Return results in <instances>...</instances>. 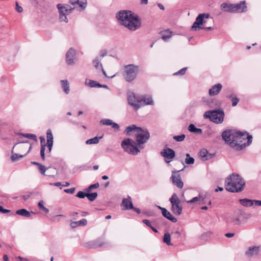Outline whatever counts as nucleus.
<instances>
[{
	"mask_svg": "<svg viewBox=\"0 0 261 261\" xmlns=\"http://www.w3.org/2000/svg\"><path fill=\"white\" fill-rule=\"evenodd\" d=\"M169 201L171 204V211L175 215L179 216L181 214L182 207L180 204V201L176 193H173L170 198Z\"/></svg>",
	"mask_w": 261,
	"mask_h": 261,
	"instance_id": "nucleus-9",
	"label": "nucleus"
},
{
	"mask_svg": "<svg viewBox=\"0 0 261 261\" xmlns=\"http://www.w3.org/2000/svg\"><path fill=\"white\" fill-rule=\"evenodd\" d=\"M139 67L135 64H128L124 66L123 76L127 82L134 81L139 72Z\"/></svg>",
	"mask_w": 261,
	"mask_h": 261,
	"instance_id": "nucleus-6",
	"label": "nucleus"
},
{
	"mask_svg": "<svg viewBox=\"0 0 261 261\" xmlns=\"http://www.w3.org/2000/svg\"><path fill=\"white\" fill-rule=\"evenodd\" d=\"M97 193L96 192H94L92 193H89V192H87V197L90 201H93L97 197Z\"/></svg>",
	"mask_w": 261,
	"mask_h": 261,
	"instance_id": "nucleus-36",
	"label": "nucleus"
},
{
	"mask_svg": "<svg viewBox=\"0 0 261 261\" xmlns=\"http://www.w3.org/2000/svg\"><path fill=\"white\" fill-rule=\"evenodd\" d=\"M20 135L27 138L32 139L37 141V137L35 135L32 134H20Z\"/></svg>",
	"mask_w": 261,
	"mask_h": 261,
	"instance_id": "nucleus-38",
	"label": "nucleus"
},
{
	"mask_svg": "<svg viewBox=\"0 0 261 261\" xmlns=\"http://www.w3.org/2000/svg\"><path fill=\"white\" fill-rule=\"evenodd\" d=\"M10 212V210H7V209H5L3 207H2L1 211H0V212L2 213L3 214L8 213H9Z\"/></svg>",
	"mask_w": 261,
	"mask_h": 261,
	"instance_id": "nucleus-57",
	"label": "nucleus"
},
{
	"mask_svg": "<svg viewBox=\"0 0 261 261\" xmlns=\"http://www.w3.org/2000/svg\"><path fill=\"white\" fill-rule=\"evenodd\" d=\"M38 168H39V171H40V172L42 174L44 175V174H45V171H46V168L44 166H43V165H41V164H40L38 166Z\"/></svg>",
	"mask_w": 261,
	"mask_h": 261,
	"instance_id": "nucleus-46",
	"label": "nucleus"
},
{
	"mask_svg": "<svg viewBox=\"0 0 261 261\" xmlns=\"http://www.w3.org/2000/svg\"><path fill=\"white\" fill-rule=\"evenodd\" d=\"M141 127H137L135 124H132V125H129L126 127V128L124 130V133L126 135H129L130 132H136L137 133V132L139 131L141 129Z\"/></svg>",
	"mask_w": 261,
	"mask_h": 261,
	"instance_id": "nucleus-25",
	"label": "nucleus"
},
{
	"mask_svg": "<svg viewBox=\"0 0 261 261\" xmlns=\"http://www.w3.org/2000/svg\"><path fill=\"white\" fill-rule=\"evenodd\" d=\"M99 186V183L98 182H96L94 184H92V185H90L87 188H86L85 189V191L87 192H89L90 191H91V190L93 189H96V188H98Z\"/></svg>",
	"mask_w": 261,
	"mask_h": 261,
	"instance_id": "nucleus-42",
	"label": "nucleus"
},
{
	"mask_svg": "<svg viewBox=\"0 0 261 261\" xmlns=\"http://www.w3.org/2000/svg\"><path fill=\"white\" fill-rule=\"evenodd\" d=\"M140 102V107L141 106L146 105H153L154 101L152 99L151 96L147 95L142 96L141 98L139 99Z\"/></svg>",
	"mask_w": 261,
	"mask_h": 261,
	"instance_id": "nucleus-17",
	"label": "nucleus"
},
{
	"mask_svg": "<svg viewBox=\"0 0 261 261\" xmlns=\"http://www.w3.org/2000/svg\"><path fill=\"white\" fill-rule=\"evenodd\" d=\"M46 138L47 143H54L53 135L51 129H48L46 132Z\"/></svg>",
	"mask_w": 261,
	"mask_h": 261,
	"instance_id": "nucleus-34",
	"label": "nucleus"
},
{
	"mask_svg": "<svg viewBox=\"0 0 261 261\" xmlns=\"http://www.w3.org/2000/svg\"><path fill=\"white\" fill-rule=\"evenodd\" d=\"M224 112L221 109L207 111L203 114L204 118L208 119L210 121L216 124L222 123L224 121Z\"/></svg>",
	"mask_w": 261,
	"mask_h": 261,
	"instance_id": "nucleus-4",
	"label": "nucleus"
},
{
	"mask_svg": "<svg viewBox=\"0 0 261 261\" xmlns=\"http://www.w3.org/2000/svg\"><path fill=\"white\" fill-rule=\"evenodd\" d=\"M239 214L243 216V219L244 220H247L250 219L252 215L250 213H245L242 211H239Z\"/></svg>",
	"mask_w": 261,
	"mask_h": 261,
	"instance_id": "nucleus-39",
	"label": "nucleus"
},
{
	"mask_svg": "<svg viewBox=\"0 0 261 261\" xmlns=\"http://www.w3.org/2000/svg\"><path fill=\"white\" fill-rule=\"evenodd\" d=\"M208 152L206 149H203L199 152V156L201 159L203 161H205L208 159Z\"/></svg>",
	"mask_w": 261,
	"mask_h": 261,
	"instance_id": "nucleus-33",
	"label": "nucleus"
},
{
	"mask_svg": "<svg viewBox=\"0 0 261 261\" xmlns=\"http://www.w3.org/2000/svg\"><path fill=\"white\" fill-rule=\"evenodd\" d=\"M112 120L109 119H103L100 120V122L101 124L109 126L112 124Z\"/></svg>",
	"mask_w": 261,
	"mask_h": 261,
	"instance_id": "nucleus-40",
	"label": "nucleus"
},
{
	"mask_svg": "<svg viewBox=\"0 0 261 261\" xmlns=\"http://www.w3.org/2000/svg\"><path fill=\"white\" fill-rule=\"evenodd\" d=\"M186 136L184 134H181L178 136H174L173 139L177 142H181L185 139Z\"/></svg>",
	"mask_w": 261,
	"mask_h": 261,
	"instance_id": "nucleus-41",
	"label": "nucleus"
},
{
	"mask_svg": "<svg viewBox=\"0 0 261 261\" xmlns=\"http://www.w3.org/2000/svg\"><path fill=\"white\" fill-rule=\"evenodd\" d=\"M221 9L229 13H242L247 11V6L245 1L235 4L223 3L220 6Z\"/></svg>",
	"mask_w": 261,
	"mask_h": 261,
	"instance_id": "nucleus-5",
	"label": "nucleus"
},
{
	"mask_svg": "<svg viewBox=\"0 0 261 261\" xmlns=\"http://www.w3.org/2000/svg\"><path fill=\"white\" fill-rule=\"evenodd\" d=\"M131 210H133L135 211L137 214H140L141 213V211L139 208L134 207L132 208Z\"/></svg>",
	"mask_w": 261,
	"mask_h": 261,
	"instance_id": "nucleus-61",
	"label": "nucleus"
},
{
	"mask_svg": "<svg viewBox=\"0 0 261 261\" xmlns=\"http://www.w3.org/2000/svg\"><path fill=\"white\" fill-rule=\"evenodd\" d=\"M121 206H123V210H130L134 208L133 204L130 196L127 198H124L122 202Z\"/></svg>",
	"mask_w": 261,
	"mask_h": 261,
	"instance_id": "nucleus-19",
	"label": "nucleus"
},
{
	"mask_svg": "<svg viewBox=\"0 0 261 261\" xmlns=\"http://www.w3.org/2000/svg\"><path fill=\"white\" fill-rule=\"evenodd\" d=\"M136 142L137 145L139 147L140 149H143V146L147 142L150 138V134L147 129L141 128L135 134Z\"/></svg>",
	"mask_w": 261,
	"mask_h": 261,
	"instance_id": "nucleus-7",
	"label": "nucleus"
},
{
	"mask_svg": "<svg viewBox=\"0 0 261 261\" xmlns=\"http://www.w3.org/2000/svg\"><path fill=\"white\" fill-rule=\"evenodd\" d=\"M87 220L86 219H82L77 221H71L70 226L72 228H75L78 226H85L87 224Z\"/></svg>",
	"mask_w": 261,
	"mask_h": 261,
	"instance_id": "nucleus-20",
	"label": "nucleus"
},
{
	"mask_svg": "<svg viewBox=\"0 0 261 261\" xmlns=\"http://www.w3.org/2000/svg\"><path fill=\"white\" fill-rule=\"evenodd\" d=\"M3 259L4 261H9L8 256L6 254L3 256Z\"/></svg>",
	"mask_w": 261,
	"mask_h": 261,
	"instance_id": "nucleus-63",
	"label": "nucleus"
},
{
	"mask_svg": "<svg viewBox=\"0 0 261 261\" xmlns=\"http://www.w3.org/2000/svg\"><path fill=\"white\" fill-rule=\"evenodd\" d=\"M142 222L147 226L149 227L154 232H158V230L152 226V224H154V222H151L149 220L144 219Z\"/></svg>",
	"mask_w": 261,
	"mask_h": 261,
	"instance_id": "nucleus-31",
	"label": "nucleus"
},
{
	"mask_svg": "<svg viewBox=\"0 0 261 261\" xmlns=\"http://www.w3.org/2000/svg\"><path fill=\"white\" fill-rule=\"evenodd\" d=\"M111 126L116 130H118L120 128L118 124L113 122H112V124H111Z\"/></svg>",
	"mask_w": 261,
	"mask_h": 261,
	"instance_id": "nucleus-52",
	"label": "nucleus"
},
{
	"mask_svg": "<svg viewBox=\"0 0 261 261\" xmlns=\"http://www.w3.org/2000/svg\"><path fill=\"white\" fill-rule=\"evenodd\" d=\"M255 205L257 206H261V200H255Z\"/></svg>",
	"mask_w": 261,
	"mask_h": 261,
	"instance_id": "nucleus-62",
	"label": "nucleus"
},
{
	"mask_svg": "<svg viewBox=\"0 0 261 261\" xmlns=\"http://www.w3.org/2000/svg\"><path fill=\"white\" fill-rule=\"evenodd\" d=\"M134 141L129 138L124 139L121 143L124 151L129 154L136 155L140 152L138 147L134 145Z\"/></svg>",
	"mask_w": 261,
	"mask_h": 261,
	"instance_id": "nucleus-8",
	"label": "nucleus"
},
{
	"mask_svg": "<svg viewBox=\"0 0 261 261\" xmlns=\"http://www.w3.org/2000/svg\"><path fill=\"white\" fill-rule=\"evenodd\" d=\"M204 14H199L196 18L195 21L193 23L191 27V30L196 31L197 29H203L202 27L200 25H202L204 23H205L204 18L203 17Z\"/></svg>",
	"mask_w": 261,
	"mask_h": 261,
	"instance_id": "nucleus-16",
	"label": "nucleus"
},
{
	"mask_svg": "<svg viewBox=\"0 0 261 261\" xmlns=\"http://www.w3.org/2000/svg\"><path fill=\"white\" fill-rule=\"evenodd\" d=\"M188 130L192 133H195L196 131V127L193 124H190L188 126Z\"/></svg>",
	"mask_w": 261,
	"mask_h": 261,
	"instance_id": "nucleus-50",
	"label": "nucleus"
},
{
	"mask_svg": "<svg viewBox=\"0 0 261 261\" xmlns=\"http://www.w3.org/2000/svg\"><path fill=\"white\" fill-rule=\"evenodd\" d=\"M85 85H88V86L92 88L98 87V86H100V84H99L98 82L92 80H89L88 81V80H86L85 81Z\"/></svg>",
	"mask_w": 261,
	"mask_h": 261,
	"instance_id": "nucleus-30",
	"label": "nucleus"
},
{
	"mask_svg": "<svg viewBox=\"0 0 261 261\" xmlns=\"http://www.w3.org/2000/svg\"><path fill=\"white\" fill-rule=\"evenodd\" d=\"M77 61L76 51L73 48H70L66 54V62L69 65L74 64Z\"/></svg>",
	"mask_w": 261,
	"mask_h": 261,
	"instance_id": "nucleus-11",
	"label": "nucleus"
},
{
	"mask_svg": "<svg viewBox=\"0 0 261 261\" xmlns=\"http://www.w3.org/2000/svg\"><path fill=\"white\" fill-rule=\"evenodd\" d=\"M24 156L23 155H19L17 153H14L11 155V159L12 161L15 162L18 160L19 158H22Z\"/></svg>",
	"mask_w": 261,
	"mask_h": 261,
	"instance_id": "nucleus-44",
	"label": "nucleus"
},
{
	"mask_svg": "<svg viewBox=\"0 0 261 261\" xmlns=\"http://www.w3.org/2000/svg\"><path fill=\"white\" fill-rule=\"evenodd\" d=\"M187 67H184L182 69H181L180 70H179V71H178L177 72H175L174 73V75H184L185 74V72H186V71L187 70Z\"/></svg>",
	"mask_w": 261,
	"mask_h": 261,
	"instance_id": "nucleus-48",
	"label": "nucleus"
},
{
	"mask_svg": "<svg viewBox=\"0 0 261 261\" xmlns=\"http://www.w3.org/2000/svg\"><path fill=\"white\" fill-rule=\"evenodd\" d=\"M75 188H71L70 189H67L64 190V192L66 193L73 194L75 191Z\"/></svg>",
	"mask_w": 261,
	"mask_h": 261,
	"instance_id": "nucleus-51",
	"label": "nucleus"
},
{
	"mask_svg": "<svg viewBox=\"0 0 261 261\" xmlns=\"http://www.w3.org/2000/svg\"><path fill=\"white\" fill-rule=\"evenodd\" d=\"M118 22L130 31H135L139 29L141 22L137 15L129 10H121L116 14Z\"/></svg>",
	"mask_w": 261,
	"mask_h": 261,
	"instance_id": "nucleus-2",
	"label": "nucleus"
},
{
	"mask_svg": "<svg viewBox=\"0 0 261 261\" xmlns=\"http://www.w3.org/2000/svg\"><path fill=\"white\" fill-rule=\"evenodd\" d=\"M202 102L204 105H207L209 107H212L213 100L211 98L208 97H203L202 99Z\"/></svg>",
	"mask_w": 261,
	"mask_h": 261,
	"instance_id": "nucleus-35",
	"label": "nucleus"
},
{
	"mask_svg": "<svg viewBox=\"0 0 261 261\" xmlns=\"http://www.w3.org/2000/svg\"><path fill=\"white\" fill-rule=\"evenodd\" d=\"M222 88V85L220 84H217L213 86L208 90V94L210 96H215L218 95Z\"/></svg>",
	"mask_w": 261,
	"mask_h": 261,
	"instance_id": "nucleus-18",
	"label": "nucleus"
},
{
	"mask_svg": "<svg viewBox=\"0 0 261 261\" xmlns=\"http://www.w3.org/2000/svg\"><path fill=\"white\" fill-rule=\"evenodd\" d=\"M102 136L101 137H95L93 138H91V139H88L86 141V144H97L99 141V140L100 139L102 138Z\"/></svg>",
	"mask_w": 261,
	"mask_h": 261,
	"instance_id": "nucleus-32",
	"label": "nucleus"
},
{
	"mask_svg": "<svg viewBox=\"0 0 261 261\" xmlns=\"http://www.w3.org/2000/svg\"><path fill=\"white\" fill-rule=\"evenodd\" d=\"M127 101L129 105L132 106L136 110L140 108L139 99L137 98L134 93H130L127 96Z\"/></svg>",
	"mask_w": 261,
	"mask_h": 261,
	"instance_id": "nucleus-12",
	"label": "nucleus"
},
{
	"mask_svg": "<svg viewBox=\"0 0 261 261\" xmlns=\"http://www.w3.org/2000/svg\"><path fill=\"white\" fill-rule=\"evenodd\" d=\"M161 154L165 159L169 160V161L166 160V162L167 163H169L175 156V151L170 148L163 149L161 152Z\"/></svg>",
	"mask_w": 261,
	"mask_h": 261,
	"instance_id": "nucleus-15",
	"label": "nucleus"
},
{
	"mask_svg": "<svg viewBox=\"0 0 261 261\" xmlns=\"http://www.w3.org/2000/svg\"><path fill=\"white\" fill-rule=\"evenodd\" d=\"M158 6L160 8V9L162 10H164L165 9V8H164V6L162 4H161L160 3H159L158 4Z\"/></svg>",
	"mask_w": 261,
	"mask_h": 261,
	"instance_id": "nucleus-64",
	"label": "nucleus"
},
{
	"mask_svg": "<svg viewBox=\"0 0 261 261\" xmlns=\"http://www.w3.org/2000/svg\"><path fill=\"white\" fill-rule=\"evenodd\" d=\"M255 200H251L247 198L240 199L239 202L241 205L245 207H250L255 204Z\"/></svg>",
	"mask_w": 261,
	"mask_h": 261,
	"instance_id": "nucleus-23",
	"label": "nucleus"
},
{
	"mask_svg": "<svg viewBox=\"0 0 261 261\" xmlns=\"http://www.w3.org/2000/svg\"><path fill=\"white\" fill-rule=\"evenodd\" d=\"M61 85L63 91L66 94H69L70 92L69 83L67 80L61 81Z\"/></svg>",
	"mask_w": 261,
	"mask_h": 261,
	"instance_id": "nucleus-26",
	"label": "nucleus"
},
{
	"mask_svg": "<svg viewBox=\"0 0 261 261\" xmlns=\"http://www.w3.org/2000/svg\"><path fill=\"white\" fill-rule=\"evenodd\" d=\"M39 139L40 140V143H41V149H40V155L41 156V158L43 160H44L45 159V147L46 144L45 143V140L44 137L40 136L39 137Z\"/></svg>",
	"mask_w": 261,
	"mask_h": 261,
	"instance_id": "nucleus-22",
	"label": "nucleus"
},
{
	"mask_svg": "<svg viewBox=\"0 0 261 261\" xmlns=\"http://www.w3.org/2000/svg\"><path fill=\"white\" fill-rule=\"evenodd\" d=\"M200 200V197H195L193 198L192 199L188 201L189 203H194Z\"/></svg>",
	"mask_w": 261,
	"mask_h": 261,
	"instance_id": "nucleus-54",
	"label": "nucleus"
},
{
	"mask_svg": "<svg viewBox=\"0 0 261 261\" xmlns=\"http://www.w3.org/2000/svg\"><path fill=\"white\" fill-rule=\"evenodd\" d=\"M195 160L193 157L189 158H186L185 159V163L188 164H193L194 163Z\"/></svg>",
	"mask_w": 261,
	"mask_h": 261,
	"instance_id": "nucleus-49",
	"label": "nucleus"
},
{
	"mask_svg": "<svg viewBox=\"0 0 261 261\" xmlns=\"http://www.w3.org/2000/svg\"><path fill=\"white\" fill-rule=\"evenodd\" d=\"M161 35L162 40L167 41L172 37V32L168 30H166L162 32Z\"/></svg>",
	"mask_w": 261,
	"mask_h": 261,
	"instance_id": "nucleus-28",
	"label": "nucleus"
},
{
	"mask_svg": "<svg viewBox=\"0 0 261 261\" xmlns=\"http://www.w3.org/2000/svg\"><path fill=\"white\" fill-rule=\"evenodd\" d=\"M70 3L72 5L77 4L82 8L84 9L87 5L86 0H69Z\"/></svg>",
	"mask_w": 261,
	"mask_h": 261,
	"instance_id": "nucleus-27",
	"label": "nucleus"
},
{
	"mask_svg": "<svg viewBox=\"0 0 261 261\" xmlns=\"http://www.w3.org/2000/svg\"><path fill=\"white\" fill-rule=\"evenodd\" d=\"M46 146H47V147L48 148V151H49V152H50L51 150V148L53 146V143H46Z\"/></svg>",
	"mask_w": 261,
	"mask_h": 261,
	"instance_id": "nucleus-56",
	"label": "nucleus"
},
{
	"mask_svg": "<svg viewBox=\"0 0 261 261\" xmlns=\"http://www.w3.org/2000/svg\"><path fill=\"white\" fill-rule=\"evenodd\" d=\"M77 215H78L77 212H72V213H70L69 215H70V216L73 218L74 219H75L76 217L77 216Z\"/></svg>",
	"mask_w": 261,
	"mask_h": 261,
	"instance_id": "nucleus-58",
	"label": "nucleus"
},
{
	"mask_svg": "<svg viewBox=\"0 0 261 261\" xmlns=\"http://www.w3.org/2000/svg\"><path fill=\"white\" fill-rule=\"evenodd\" d=\"M163 216L168 219L169 220L171 221L172 222L175 223L177 222V220L176 218L173 217L171 214L166 209L163 210V212L162 213Z\"/></svg>",
	"mask_w": 261,
	"mask_h": 261,
	"instance_id": "nucleus-24",
	"label": "nucleus"
},
{
	"mask_svg": "<svg viewBox=\"0 0 261 261\" xmlns=\"http://www.w3.org/2000/svg\"><path fill=\"white\" fill-rule=\"evenodd\" d=\"M202 130L201 128H196L195 133L197 134H201Z\"/></svg>",
	"mask_w": 261,
	"mask_h": 261,
	"instance_id": "nucleus-60",
	"label": "nucleus"
},
{
	"mask_svg": "<svg viewBox=\"0 0 261 261\" xmlns=\"http://www.w3.org/2000/svg\"><path fill=\"white\" fill-rule=\"evenodd\" d=\"M222 138L226 144L236 151L242 150L250 146L252 142V136L247 132L234 129L223 131Z\"/></svg>",
	"mask_w": 261,
	"mask_h": 261,
	"instance_id": "nucleus-1",
	"label": "nucleus"
},
{
	"mask_svg": "<svg viewBox=\"0 0 261 261\" xmlns=\"http://www.w3.org/2000/svg\"><path fill=\"white\" fill-rule=\"evenodd\" d=\"M170 235L169 233H165L164 236L163 241L164 243L167 245H171L170 243Z\"/></svg>",
	"mask_w": 261,
	"mask_h": 261,
	"instance_id": "nucleus-43",
	"label": "nucleus"
},
{
	"mask_svg": "<svg viewBox=\"0 0 261 261\" xmlns=\"http://www.w3.org/2000/svg\"><path fill=\"white\" fill-rule=\"evenodd\" d=\"M16 214L26 218H29L31 216L30 212L24 208L17 210Z\"/></svg>",
	"mask_w": 261,
	"mask_h": 261,
	"instance_id": "nucleus-29",
	"label": "nucleus"
},
{
	"mask_svg": "<svg viewBox=\"0 0 261 261\" xmlns=\"http://www.w3.org/2000/svg\"><path fill=\"white\" fill-rule=\"evenodd\" d=\"M16 10L18 13H21L23 11L22 7L19 5L18 2H16Z\"/></svg>",
	"mask_w": 261,
	"mask_h": 261,
	"instance_id": "nucleus-53",
	"label": "nucleus"
},
{
	"mask_svg": "<svg viewBox=\"0 0 261 261\" xmlns=\"http://www.w3.org/2000/svg\"><path fill=\"white\" fill-rule=\"evenodd\" d=\"M259 252V246H253L250 247L248 250L246 251L245 254L248 256H251L257 255Z\"/></svg>",
	"mask_w": 261,
	"mask_h": 261,
	"instance_id": "nucleus-21",
	"label": "nucleus"
},
{
	"mask_svg": "<svg viewBox=\"0 0 261 261\" xmlns=\"http://www.w3.org/2000/svg\"><path fill=\"white\" fill-rule=\"evenodd\" d=\"M245 182L238 174L232 173L228 176L225 181V189L230 192L237 193L244 190Z\"/></svg>",
	"mask_w": 261,
	"mask_h": 261,
	"instance_id": "nucleus-3",
	"label": "nucleus"
},
{
	"mask_svg": "<svg viewBox=\"0 0 261 261\" xmlns=\"http://www.w3.org/2000/svg\"><path fill=\"white\" fill-rule=\"evenodd\" d=\"M93 64L94 65V66L95 68L97 69L99 66V64L100 63V61L99 60L98 58H96L93 61Z\"/></svg>",
	"mask_w": 261,
	"mask_h": 261,
	"instance_id": "nucleus-47",
	"label": "nucleus"
},
{
	"mask_svg": "<svg viewBox=\"0 0 261 261\" xmlns=\"http://www.w3.org/2000/svg\"><path fill=\"white\" fill-rule=\"evenodd\" d=\"M178 171H173L172 174L170 177L172 183L178 187L179 189H181L183 188L184 183L181 180V177L179 174H178Z\"/></svg>",
	"mask_w": 261,
	"mask_h": 261,
	"instance_id": "nucleus-13",
	"label": "nucleus"
},
{
	"mask_svg": "<svg viewBox=\"0 0 261 261\" xmlns=\"http://www.w3.org/2000/svg\"><path fill=\"white\" fill-rule=\"evenodd\" d=\"M234 234L233 233H226L225 234V236L227 238H231L233 237Z\"/></svg>",
	"mask_w": 261,
	"mask_h": 261,
	"instance_id": "nucleus-59",
	"label": "nucleus"
},
{
	"mask_svg": "<svg viewBox=\"0 0 261 261\" xmlns=\"http://www.w3.org/2000/svg\"><path fill=\"white\" fill-rule=\"evenodd\" d=\"M87 193L84 192L83 191H79L76 195V196L79 198H84L87 197Z\"/></svg>",
	"mask_w": 261,
	"mask_h": 261,
	"instance_id": "nucleus-45",
	"label": "nucleus"
},
{
	"mask_svg": "<svg viewBox=\"0 0 261 261\" xmlns=\"http://www.w3.org/2000/svg\"><path fill=\"white\" fill-rule=\"evenodd\" d=\"M57 8L59 11V19L61 21L68 22L66 16L71 13L74 8H71L68 5L64 6L61 4L57 5Z\"/></svg>",
	"mask_w": 261,
	"mask_h": 261,
	"instance_id": "nucleus-10",
	"label": "nucleus"
},
{
	"mask_svg": "<svg viewBox=\"0 0 261 261\" xmlns=\"http://www.w3.org/2000/svg\"><path fill=\"white\" fill-rule=\"evenodd\" d=\"M225 93L226 98L231 99L232 102V106H236L239 101V99L237 97L236 94L233 93L232 90L230 88L225 89Z\"/></svg>",
	"mask_w": 261,
	"mask_h": 261,
	"instance_id": "nucleus-14",
	"label": "nucleus"
},
{
	"mask_svg": "<svg viewBox=\"0 0 261 261\" xmlns=\"http://www.w3.org/2000/svg\"><path fill=\"white\" fill-rule=\"evenodd\" d=\"M38 207L40 208V210L44 211L45 213L47 214L49 212V210L48 208H46L44 206V201H42V200L38 202Z\"/></svg>",
	"mask_w": 261,
	"mask_h": 261,
	"instance_id": "nucleus-37",
	"label": "nucleus"
},
{
	"mask_svg": "<svg viewBox=\"0 0 261 261\" xmlns=\"http://www.w3.org/2000/svg\"><path fill=\"white\" fill-rule=\"evenodd\" d=\"M107 51L106 50H102L99 53V56L103 57L107 55Z\"/></svg>",
	"mask_w": 261,
	"mask_h": 261,
	"instance_id": "nucleus-55",
	"label": "nucleus"
}]
</instances>
